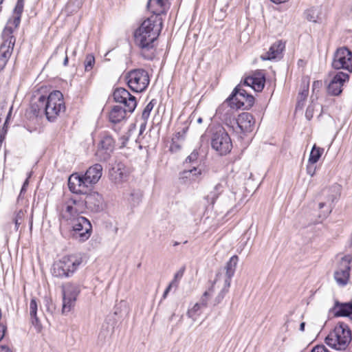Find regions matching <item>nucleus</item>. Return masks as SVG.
I'll return each instance as SVG.
<instances>
[{"instance_id":"nucleus-1","label":"nucleus","mask_w":352,"mask_h":352,"mask_svg":"<svg viewBox=\"0 0 352 352\" xmlns=\"http://www.w3.org/2000/svg\"><path fill=\"white\" fill-rule=\"evenodd\" d=\"M153 16L145 19L134 32V41L140 49L141 56L146 60H153L155 56L154 42L158 38L162 22Z\"/></svg>"},{"instance_id":"nucleus-2","label":"nucleus","mask_w":352,"mask_h":352,"mask_svg":"<svg viewBox=\"0 0 352 352\" xmlns=\"http://www.w3.org/2000/svg\"><path fill=\"white\" fill-rule=\"evenodd\" d=\"M113 100L116 102L124 104L125 109L114 105L109 113V120L113 124H117L126 118V113H133L136 107L137 101L134 96L131 95L127 89L122 87L115 89L113 93Z\"/></svg>"},{"instance_id":"nucleus-3","label":"nucleus","mask_w":352,"mask_h":352,"mask_svg":"<svg viewBox=\"0 0 352 352\" xmlns=\"http://www.w3.org/2000/svg\"><path fill=\"white\" fill-rule=\"evenodd\" d=\"M102 175V166L95 164L90 166L85 174H72L68 179V188L73 193H83L89 186L98 182Z\"/></svg>"},{"instance_id":"nucleus-4","label":"nucleus","mask_w":352,"mask_h":352,"mask_svg":"<svg viewBox=\"0 0 352 352\" xmlns=\"http://www.w3.org/2000/svg\"><path fill=\"white\" fill-rule=\"evenodd\" d=\"M82 262V258L77 255L65 256L54 262L52 265V274L54 277L59 278H69L73 276Z\"/></svg>"},{"instance_id":"nucleus-5","label":"nucleus","mask_w":352,"mask_h":352,"mask_svg":"<svg viewBox=\"0 0 352 352\" xmlns=\"http://www.w3.org/2000/svg\"><path fill=\"white\" fill-rule=\"evenodd\" d=\"M351 340V331L344 322H339L325 338V343L338 351L345 350Z\"/></svg>"},{"instance_id":"nucleus-6","label":"nucleus","mask_w":352,"mask_h":352,"mask_svg":"<svg viewBox=\"0 0 352 352\" xmlns=\"http://www.w3.org/2000/svg\"><path fill=\"white\" fill-rule=\"evenodd\" d=\"M65 111L63 95L60 91H54L45 96V116L50 122H54Z\"/></svg>"},{"instance_id":"nucleus-7","label":"nucleus","mask_w":352,"mask_h":352,"mask_svg":"<svg viewBox=\"0 0 352 352\" xmlns=\"http://www.w3.org/2000/svg\"><path fill=\"white\" fill-rule=\"evenodd\" d=\"M126 80L129 87L134 92L144 91L149 83L150 78L146 70L138 68L131 69L126 74Z\"/></svg>"},{"instance_id":"nucleus-8","label":"nucleus","mask_w":352,"mask_h":352,"mask_svg":"<svg viewBox=\"0 0 352 352\" xmlns=\"http://www.w3.org/2000/svg\"><path fill=\"white\" fill-rule=\"evenodd\" d=\"M70 227L69 237L82 243L86 241L91 236L92 226L85 217H77V219L67 224Z\"/></svg>"},{"instance_id":"nucleus-9","label":"nucleus","mask_w":352,"mask_h":352,"mask_svg":"<svg viewBox=\"0 0 352 352\" xmlns=\"http://www.w3.org/2000/svg\"><path fill=\"white\" fill-rule=\"evenodd\" d=\"M13 32L11 27L5 26L1 34L3 42L0 45V72L5 68L13 52L16 41Z\"/></svg>"},{"instance_id":"nucleus-10","label":"nucleus","mask_w":352,"mask_h":352,"mask_svg":"<svg viewBox=\"0 0 352 352\" xmlns=\"http://www.w3.org/2000/svg\"><path fill=\"white\" fill-rule=\"evenodd\" d=\"M212 148L221 155L229 153L232 148L231 139L224 129L213 132L211 138Z\"/></svg>"},{"instance_id":"nucleus-11","label":"nucleus","mask_w":352,"mask_h":352,"mask_svg":"<svg viewBox=\"0 0 352 352\" xmlns=\"http://www.w3.org/2000/svg\"><path fill=\"white\" fill-rule=\"evenodd\" d=\"M331 66L352 73V52L347 47H338L333 54Z\"/></svg>"},{"instance_id":"nucleus-12","label":"nucleus","mask_w":352,"mask_h":352,"mask_svg":"<svg viewBox=\"0 0 352 352\" xmlns=\"http://www.w3.org/2000/svg\"><path fill=\"white\" fill-rule=\"evenodd\" d=\"M243 85V83H240L234 89L228 97V101H231L238 109H249L254 105V98L242 88Z\"/></svg>"},{"instance_id":"nucleus-13","label":"nucleus","mask_w":352,"mask_h":352,"mask_svg":"<svg viewBox=\"0 0 352 352\" xmlns=\"http://www.w3.org/2000/svg\"><path fill=\"white\" fill-rule=\"evenodd\" d=\"M63 314L69 312L74 307L76 299L80 293V287L78 284L67 283L62 286Z\"/></svg>"},{"instance_id":"nucleus-14","label":"nucleus","mask_w":352,"mask_h":352,"mask_svg":"<svg viewBox=\"0 0 352 352\" xmlns=\"http://www.w3.org/2000/svg\"><path fill=\"white\" fill-rule=\"evenodd\" d=\"M352 256L347 254L341 258L337 270L334 272V278L338 285L344 286L350 277L351 263Z\"/></svg>"},{"instance_id":"nucleus-15","label":"nucleus","mask_w":352,"mask_h":352,"mask_svg":"<svg viewBox=\"0 0 352 352\" xmlns=\"http://www.w3.org/2000/svg\"><path fill=\"white\" fill-rule=\"evenodd\" d=\"M236 107L228 101V98L216 110V116L227 125L233 127V123L236 119L235 111Z\"/></svg>"},{"instance_id":"nucleus-16","label":"nucleus","mask_w":352,"mask_h":352,"mask_svg":"<svg viewBox=\"0 0 352 352\" xmlns=\"http://www.w3.org/2000/svg\"><path fill=\"white\" fill-rule=\"evenodd\" d=\"M115 147V140L108 133H104L99 142L96 156L101 161H107L111 156Z\"/></svg>"},{"instance_id":"nucleus-17","label":"nucleus","mask_w":352,"mask_h":352,"mask_svg":"<svg viewBox=\"0 0 352 352\" xmlns=\"http://www.w3.org/2000/svg\"><path fill=\"white\" fill-rule=\"evenodd\" d=\"M85 195L83 200L86 208L92 212H100L105 208L104 198L101 194L96 191L86 192L84 190L82 193Z\"/></svg>"},{"instance_id":"nucleus-18","label":"nucleus","mask_w":352,"mask_h":352,"mask_svg":"<svg viewBox=\"0 0 352 352\" xmlns=\"http://www.w3.org/2000/svg\"><path fill=\"white\" fill-rule=\"evenodd\" d=\"M349 80V74L338 72L333 76L327 87V92L332 96H339L342 91V87Z\"/></svg>"},{"instance_id":"nucleus-19","label":"nucleus","mask_w":352,"mask_h":352,"mask_svg":"<svg viewBox=\"0 0 352 352\" xmlns=\"http://www.w3.org/2000/svg\"><path fill=\"white\" fill-rule=\"evenodd\" d=\"M79 204L80 201L74 199H70L65 203L60 216L67 224L77 219V217H82L80 215L81 211L78 208Z\"/></svg>"},{"instance_id":"nucleus-20","label":"nucleus","mask_w":352,"mask_h":352,"mask_svg":"<svg viewBox=\"0 0 352 352\" xmlns=\"http://www.w3.org/2000/svg\"><path fill=\"white\" fill-rule=\"evenodd\" d=\"M265 82V76L262 71H255L252 75L245 78L243 85L249 86L252 88L255 91H261Z\"/></svg>"},{"instance_id":"nucleus-21","label":"nucleus","mask_w":352,"mask_h":352,"mask_svg":"<svg viewBox=\"0 0 352 352\" xmlns=\"http://www.w3.org/2000/svg\"><path fill=\"white\" fill-rule=\"evenodd\" d=\"M334 317H347L352 320V301L340 302L336 300L333 306L329 309Z\"/></svg>"},{"instance_id":"nucleus-22","label":"nucleus","mask_w":352,"mask_h":352,"mask_svg":"<svg viewBox=\"0 0 352 352\" xmlns=\"http://www.w3.org/2000/svg\"><path fill=\"white\" fill-rule=\"evenodd\" d=\"M235 124L242 132L248 133L252 131L254 119L252 114L245 112L239 114L238 118L235 119L233 125Z\"/></svg>"},{"instance_id":"nucleus-23","label":"nucleus","mask_w":352,"mask_h":352,"mask_svg":"<svg viewBox=\"0 0 352 352\" xmlns=\"http://www.w3.org/2000/svg\"><path fill=\"white\" fill-rule=\"evenodd\" d=\"M167 0H148L146 7L148 10L155 15L156 20L162 21L157 18L161 14H165L168 10V6L166 3Z\"/></svg>"},{"instance_id":"nucleus-24","label":"nucleus","mask_w":352,"mask_h":352,"mask_svg":"<svg viewBox=\"0 0 352 352\" xmlns=\"http://www.w3.org/2000/svg\"><path fill=\"white\" fill-rule=\"evenodd\" d=\"M285 47V43L278 41L271 45L268 52L261 56L263 60H271L278 58Z\"/></svg>"},{"instance_id":"nucleus-25","label":"nucleus","mask_w":352,"mask_h":352,"mask_svg":"<svg viewBox=\"0 0 352 352\" xmlns=\"http://www.w3.org/2000/svg\"><path fill=\"white\" fill-rule=\"evenodd\" d=\"M30 111L36 117L45 115V96L41 95L38 98L34 97L30 104Z\"/></svg>"},{"instance_id":"nucleus-26","label":"nucleus","mask_w":352,"mask_h":352,"mask_svg":"<svg viewBox=\"0 0 352 352\" xmlns=\"http://www.w3.org/2000/svg\"><path fill=\"white\" fill-rule=\"evenodd\" d=\"M238 262V256L234 255L230 258L226 265V278L224 283L226 284V287H230L231 279L234 275Z\"/></svg>"},{"instance_id":"nucleus-27","label":"nucleus","mask_w":352,"mask_h":352,"mask_svg":"<svg viewBox=\"0 0 352 352\" xmlns=\"http://www.w3.org/2000/svg\"><path fill=\"white\" fill-rule=\"evenodd\" d=\"M110 175L116 183L122 182L127 176L122 164H118L113 166L110 171Z\"/></svg>"},{"instance_id":"nucleus-28","label":"nucleus","mask_w":352,"mask_h":352,"mask_svg":"<svg viewBox=\"0 0 352 352\" xmlns=\"http://www.w3.org/2000/svg\"><path fill=\"white\" fill-rule=\"evenodd\" d=\"M305 18L309 22H321V10L318 7H311L304 12Z\"/></svg>"},{"instance_id":"nucleus-29","label":"nucleus","mask_w":352,"mask_h":352,"mask_svg":"<svg viewBox=\"0 0 352 352\" xmlns=\"http://www.w3.org/2000/svg\"><path fill=\"white\" fill-rule=\"evenodd\" d=\"M142 193L140 190H132L126 197L131 208L137 207L142 201Z\"/></svg>"},{"instance_id":"nucleus-30","label":"nucleus","mask_w":352,"mask_h":352,"mask_svg":"<svg viewBox=\"0 0 352 352\" xmlns=\"http://www.w3.org/2000/svg\"><path fill=\"white\" fill-rule=\"evenodd\" d=\"M38 303L35 298H32L30 302V316L32 323L35 327L40 325L38 318L37 317Z\"/></svg>"},{"instance_id":"nucleus-31","label":"nucleus","mask_w":352,"mask_h":352,"mask_svg":"<svg viewBox=\"0 0 352 352\" xmlns=\"http://www.w3.org/2000/svg\"><path fill=\"white\" fill-rule=\"evenodd\" d=\"M223 186L221 184H217L214 189L206 196V199L213 205L219 196L223 192Z\"/></svg>"},{"instance_id":"nucleus-32","label":"nucleus","mask_w":352,"mask_h":352,"mask_svg":"<svg viewBox=\"0 0 352 352\" xmlns=\"http://www.w3.org/2000/svg\"><path fill=\"white\" fill-rule=\"evenodd\" d=\"M214 284H215L214 281L213 283H212L211 285L208 288V289H206L204 292L203 295L200 298L199 303L200 305H201L205 308L208 307V301H209V300L210 299V298L212 297V296L214 294Z\"/></svg>"},{"instance_id":"nucleus-33","label":"nucleus","mask_w":352,"mask_h":352,"mask_svg":"<svg viewBox=\"0 0 352 352\" xmlns=\"http://www.w3.org/2000/svg\"><path fill=\"white\" fill-rule=\"evenodd\" d=\"M338 199L337 195H330L327 201L325 202H320L319 204V208L320 209L324 207H327V210L324 211L325 215H328L331 213L332 208L333 207L334 202Z\"/></svg>"},{"instance_id":"nucleus-34","label":"nucleus","mask_w":352,"mask_h":352,"mask_svg":"<svg viewBox=\"0 0 352 352\" xmlns=\"http://www.w3.org/2000/svg\"><path fill=\"white\" fill-rule=\"evenodd\" d=\"M323 151V148L317 147L316 145H314L310 152L308 163L316 164L320 158Z\"/></svg>"},{"instance_id":"nucleus-35","label":"nucleus","mask_w":352,"mask_h":352,"mask_svg":"<svg viewBox=\"0 0 352 352\" xmlns=\"http://www.w3.org/2000/svg\"><path fill=\"white\" fill-rule=\"evenodd\" d=\"M309 94V86H305L298 93L296 109H302Z\"/></svg>"},{"instance_id":"nucleus-36","label":"nucleus","mask_w":352,"mask_h":352,"mask_svg":"<svg viewBox=\"0 0 352 352\" xmlns=\"http://www.w3.org/2000/svg\"><path fill=\"white\" fill-rule=\"evenodd\" d=\"M204 308L201 305L199 302H197L194 305V306L189 309L187 311V316L192 319V320H196L197 317L201 314V309Z\"/></svg>"},{"instance_id":"nucleus-37","label":"nucleus","mask_w":352,"mask_h":352,"mask_svg":"<svg viewBox=\"0 0 352 352\" xmlns=\"http://www.w3.org/2000/svg\"><path fill=\"white\" fill-rule=\"evenodd\" d=\"M182 138L180 132L175 133V137L173 138L169 150L172 153H177L182 148V144L179 142V138Z\"/></svg>"},{"instance_id":"nucleus-38","label":"nucleus","mask_w":352,"mask_h":352,"mask_svg":"<svg viewBox=\"0 0 352 352\" xmlns=\"http://www.w3.org/2000/svg\"><path fill=\"white\" fill-rule=\"evenodd\" d=\"M157 100L156 99H152L148 104L145 107L142 113V118L144 120H147L149 118L151 111L153 109L154 106L156 104Z\"/></svg>"},{"instance_id":"nucleus-39","label":"nucleus","mask_w":352,"mask_h":352,"mask_svg":"<svg viewBox=\"0 0 352 352\" xmlns=\"http://www.w3.org/2000/svg\"><path fill=\"white\" fill-rule=\"evenodd\" d=\"M229 287H226V284L224 283L223 288L221 290V292L218 294L213 301V306H216L219 304L222 300L224 298L226 294L228 292Z\"/></svg>"},{"instance_id":"nucleus-40","label":"nucleus","mask_w":352,"mask_h":352,"mask_svg":"<svg viewBox=\"0 0 352 352\" xmlns=\"http://www.w3.org/2000/svg\"><path fill=\"white\" fill-rule=\"evenodd\" d=\"M95 64V58L92 54H88L85 60V71H90Z\"/></svg>"},{"instance_id":"nucleus-41","label":"nucleus","mask_w":352,"mask_h":352,"mask_svg":"<svg viewBox=\"0 0 352 352\" xmlns=\"http://www.w3.org/2000/svg\"><path fill=\"white\" fill-rule=\"evenodd\" d=\"M25 216V212L23 210H19L16 214H15V217L13 219V221L15 224V229L18 230L19 226L21 223V221L23 219Z\"/></svg>"},{"instance_id":"nucleus-42","label":"nucleus","mask_w":352,"mask_h":352,"mask_svg":"<svg viewBox=\"0 0 352 352\" xmlns=\"http://www.w3.org/2000/svg\"><path fill=\"white\" fill-rule=\"evenodd\" d=\"M199 156V152L197 149H194L193 151L189 155L186 159V164L192 163L197 164V161Z\"/></svg>"},{"instance_id":"nucleus-43","label":"nucleus","mask_w":352,"mask_h":352,"mask_svg":"<svg viewBox=\"0 0 352 352\" xmlns=\"http://www.w3.org/2000/svg\"><path fill=\"white\" fill-rule=\"evenodd\" d=\"M24 2H25V0H17L16 4L14 9V12L15 15L21 16V14L23 11Z\"/></svg>"},{"instance_id":"nucleus-44","label":"nucleus","mask_w":352,"mask_h":352,"mask_svg":"<svg viewBox=\"0 0 352 352\" xmlns=\"http://www.w3.org/2000/svg\"><path fill=\"white\" fill-rule=\"evenodd\" d=\"M201 174V170H198L195 166H193L192 168L189 170H184L182 173V175L184 177H189L190 175L192 176H197Z\"/></svg>"},{"instance_id":"nucleus-45","label":"nucleus","mask_w":352,"mask_h":352,"mask_svg":"<svg viewBox=\"0 0 352 352\" xmlns=\"http://www.w3.org/2000/svg\"><path fill=\"white\" fill-rule=\"evenodd\" d=\"M31 177V173H29L28 177L26 178L25 182H23V184L22 186V188L21 189L20 193L18 197V200L23 198V195L26 192L27 187L29 185V178Z\"/></svg>"},{"instance_id":"nucleus-46","label":"nucleus","mask_w":352,"mask_h":352,"mask_svg":"<svg viewBox=\"0 0 352 352\" xmlns=\"http://www.w3.org/2000/svg\"><path fill=\"white\" fill-rule=\"evenodd\" d=\"M21 16L15 15V16L12 19H9L7 25L6 26L10 27V24H12L15 28H18V26L20 24L21 22ZM11 28L13 29V28L11 26Z\"/></svg>"},{"instance_id":"nucleus-47","label":"nucleus","mask_w":352,"mask_h":352,"mask_svg":"<svg viewBox=\"0 0 352 352\" xmlns=\"http://www.w3.org/2000/svg\"><path fill=\"white\" fill-rule=\"evenodd\" d=\"M184 272V267L179 270L174 276V279L172 281H175V287H177L178 280L182 278Z\"/></svg>"},{"instance_id":"nucleus-48","label":"nucleus","mask_w":352,"mask_h":352,"mask_svg":"<svg viewBox=\"0 0 352 352\" xmlns=\"http://www.w3.org/2000/svg\"><path fill=\"white\" fill-rule=\"evenodd\" d=\"M309 352H329L324 345H316Z\"/></svg>"},{"instance_id":"nucleus-49","label":"nucleus","mask_w":352,"mask_h":352,"mask_svg":"<svg viewBox=\"0 0 352 352\" xmlns=\"http://www.w3.org/2000/svg\"><path fill=\"white\" fill-rule=\"evenodd\" d=\"M316 167L315 166V164H309L308 163V165L307 166V173L310 176L313 177L316 173Z\"/></svg>"},{"instance_id":"nucleus-50","label":"nucleus","mask_w":352,"mask_h":352,"mask_svg":"<svg viewBox=\"0 0 352 352\" xmlns=\"http://www.w3.org/2000/svg\"><path fill=\"white\" fill-rule=\"evenodd\" d=\"M313 113H314V107H313V105L310 104L307 108V110L305 112V116L309 120L312 118Z\"/></svg>"},{"instance_id":"nucleus-51","label":"nucleus","mask_w":352,"mask_h":352,"mask_svg":"<svg viewBox=\"0 0 352 352\" xmlns=\"http://www.w3.org/2000/svg\"><path fill=\"white\" fill-rule=\"evenodd\" d=\"M175 286V281H172L169 285L168 286L166 287V289H165V291L164 292V294L162 295V298L164 299L166 298L168 292H170V289L172 287Z\"/></svg>"},{"instance_id":"nucleus-52","label":"nucleus","mask_w":352,"mask_h":352,"mask_svg":"<svg viewBox=\"0 0 352 352\" xmlns=\"http://www.w3.org/2000/svg\"><path fill=\"white\" fill-rule=\"evenodd\" d=\"M0 352H12V351L6 346H1Z\"/></svg>"},{"instance_id":"nucleus-53","label":"nucleus","mask_w":352,"mask_h":352,"mask_svg":"<svg viewBox=\"0 0 352 352\" xmlns=\"http://www.w3.org/2000/svg\"><path fill=\"white\" fill-rule=\"evenodd\" d=\"M146 122H147V120H144V123H142L140 126V133H142L143 132V131L145 130V128H146Z\"/></svg>"},{"instance_id":"nucleus-54","label":"nucleus","mask_w":352,"mask_h":352,"mask_svg":"<svg viewBox=\"0 0 352 352\" xmlns=\"http://www.w3.org/2000/svg\"><path fill=\"white\" fill-rule=\"evenodd\" d=\"M5 332L3 331V327H0V341L3 339L5 336Z\"/></svg>"},{"instance_id":"nucleus-55","label":"nucleus","mask_w":352,"mask_h":352,"mask_svg":"<svg viewBox=\"0 0 352 352\" xmlns=\"http://www.w3.org/2000/svg\"><path fill=\"white\" fill-rule=\"evenodd\" d=\"M272 2L274 3H285L286 1H287L288 0H270Z\"/></svg>"},{"instance_id":"nucleus-56","label":"nucleus","mask_w":352,"mask_h":352,"mask_svg":"<svg viewBox=\"0 0 352 352\" xmlns=\"http://www.w3.org/2000/svg\"><path fill=\"white\" fill-rule=\"evenodd\" d=\"M305 322H301L300 324V328H299L300 331H305Z\"/></svg>"},{"instance_id":"nucleus-57","label":"nucleus","mask_w":352,"mask_h":352,"mask_svg":"<svg viewBox=\"0 0 352 352\" xmlns=\"http://www.w3.org/2000/svg\"><path fill=\"white\" fill-rule=\"evenodd\" d=\"M65 53L67 54V51L65 52ZM67 64H68V56L66 54L65 58L64 61H63V65L64 66H67Z\"/></svg>"},{"instance_id":"nucleus-58","label":"nucleus","mask_w":352,"mask_h":352,"mask_svg":"<svg viewBox=\"0 0 352 352\" xmlns=\"http://www.w3.org/2000/svg\"><path fill=\"white\" fill-rule=\"evenodd\" d=\"M3 1H4V0H1V1H0V13H1V11H2V8H3V7H2V4H3Z\"/></svg>"},{"instance_id":"nucleus-59","label":"nucleus","mask_w":352,"mask_h":352,"mask_svg":"<svg viewBox=\"0 0 352 352\" xmlns=\"http://www.w3.org/2000/svg\"><path fill=\"white\" fill-rule=\"evenodd\" d=\"M202 122H203V119L201 118H199L197 119V122L198 123L201 124V123H202Z\"/></svg>"},{"instance_id":"nucleus-60","label":"nucleus","mask_w":352,"mask_h":352,"mask_svg":"<svg viewBox=\"0 0 352 352\" xmlns=\"http://www.w3.org/2000/svg\"><path fill=\"white\" fill-rule=\"evenodd\" d=\"M179 243L177 241L174 242L173 243V246H176V245H178Z\"/></svg>"},{"instance_id":"nucleus-61","label":"nucleus","mask_w":352,"mask_h":352,"mask_svg":"<svg viewBox=\"0 0 352 352\" xmlns=\"http://www.w3.org/2000/svg\"><path fill=\"white\" fill-rule=\"evenodd\" d=\"M175 316V314H173V315L171 316V317L170 318V320H173V316Z\"/></svg>"}]
</instances>
